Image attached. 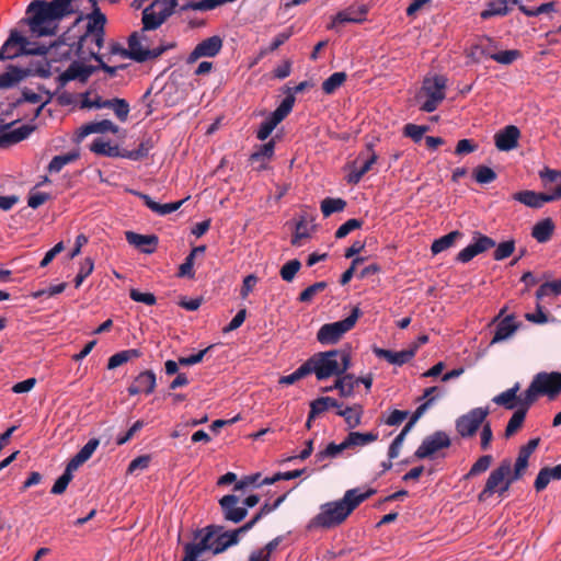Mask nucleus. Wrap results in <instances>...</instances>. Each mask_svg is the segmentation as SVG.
<instances>
[{"instance_id":"obj_54","label":"nucleus","mask_w":561,"mask_h":561,"mask_svg":"<svg viewBox=\"0 0 561 561\" xmlns=\"http://www.w3.org/2000/svg\"><path fill=\"white\" fill-rule=\"evenodd\" d=\"M430 129L426 125H416L409 123L403 127V135L411 138L414 142H420L424 134Z\"/></svg>"},{"instance_id":"obj_21","label":"nucleus","mask_w":561,"mask_h":561,"mask_svg":"<svg viewBox=\"0 0 561 561\" xmlns=\"http://www.w3.org/2000/svg\"><path fill=\"white\" fill-rule=\"evenodd\" d=\"M416 350H417V345H414L413 347H411L409 350H402L400 352H392L389 350L378 347L376 345L373 346V353L378 358H383L389 364L397 365V366H402V365L409 363L415 356Z\"/></svg>"},{"instance_id":"obj_18","label":"nucleus","mask_w":561,"mask_h":561,"mask_svg":"<svg viewBox=\"0 0 561 561\" xmlns=\"http://www.w3.org/2000/svg\"><path fill=\"white\" fill-rule=\"evenodd\" d=\"M222 48V39L218 35L210 36L198 43L188 56V61L193 62L202 57H215Z\"/></svg>"},{"instance_id":"obj_42","label":"nucleus","mask_w":561,"mask_h":561,"mask_svg":"<svg viewBox=\"0 0 561 561\" xmlns=\"http://www.w3.org/2000/svg\"><path fill=\"white\" fill-rule=\"evenodd\" d=\"M347 203L343 198H333L325 197L320 205L322 215L327 218L330 217L334 213L343 211L346 207Z\"/></svg>"},{"instance_id":"obj_12","label":"nucleus","mask_w":561,"mask_h":561,"mask_svg":"<svg viewBox=\"0 0 561 561\" xmlns=\"http://www.w3.org/2000/svg\"><path fill=\"white\" fill-rule=\"evenodd\" d=\"M513 198L528 207L540 208L546 203L561 199V183H559L550 194L527 190L515 193Z\"/></svg>"},{"instance_id":"obj_17","label":"nucleus","mask_w":561,"mask_h":561,"mask_svg":"<svg viewBox=\"0 0 561 561\" xmlns=\"http://www.w3.org/2000/svg\"><path fill=\"white\" fill-rule=\"evenodd\" d=\"M68 39L69 37L67 36V34H64L54 44L47 46L49 48L47 55L50 56L51 61H62L70 59L73 54L78 57L83 56V48H81L80 54L77 53V41L69 43Z\"/></svg>"},{"instance_id":"obj_41","label":"nucleus","mask_w":561,"mask_h":561,"mask_svg":"<svg viewBox=\"0 0 561 561\" xmlns=\"http://www.w3.org/2000/svg\"><path fill=\"white\" fill-rule=\"evenodd\" d=\"M508 12L507 0L491 1L486 4V9L480 13V16L488 20L493 16H505Z\"/></svg>"},{"instance_id":"obj_53","label":"nucleus","mask_w":561,"mask_h":561,"mask_svg":"<svg viewBox=\"0 0 561 561\" xmlns=\"http://www.w3.org/2000/svg\"><path fill=\"white\" fill-rule=\"evenodd\" d=\"M327 287H328L327 282H324V280L317 282V283L308 286L306 289H304L299 294L298 300L300 302H310L318 293L323 291Z\"/></svg>"},{"instance_id":"obj_61","label":"nucleus","mask_w":561,"mask_h":561,"mask_svg":"<svg viewBox=\"0 0 561 561\" xmlns=\"http://www.w3.org/2000/svg\"><path fill=\"white\" fill-rule=\"evenodd\" d=\"M129 297L131 300L136 301V302H142L147 306H153L156 305L157 302V298L153 294L151 293H141L139 291L138 289H130L129 291Z\"/></svg>"},{"instance_id":"obj_26","label":"nucleus","mask_w":561,"mask_h":561,"mask_svg":"<svg viewBox=\"0 0 561 561\" xmlns=\"http://www.w3.org/2000/svg\"><path fill=\"white\" fill-rule=\"evenodd\" d=\"M8 127H9V125H5V126L0 125V130L8 128ZM33 130H34V127H32L30 125H23L13 130L1 133L0 134V148H7L11 145H14V144H18V142L24 140L25 138H27L31 135V133Z\"/></svg>"},{"instance_id":"obj_23","label":"nucleus","mask_w":561,"mask_h":561,"mask_svg":"<svg viewBox=\"0 0 561 561\" xmlns=\"http://www.w3.org/2000/svg\"><path fill=\"white\" fill-rule=\"evenodd\" d=\"M519 129L514 125H507L494 135V142L499 150L510 151L517 147Z\"/></svg>"},{"instance_id":"obj_32","label":"nucleus","mask_w":561,"mask_h":561,"mask_svg":"<svg viewBox=\"0 0 561 561\" xmlns=\"http://www.w3.org/2000/svg\"><path fill=\"white\" fill-rule=\"evenodd\" d=\"M99 445L100 440L98 438L89 439V442L70 459L68 463L78 469L91 458Z\"/></svg>"},{"instance_id":"obj_20","label":"nucleus","mask_w":561,"mask_h":561,"mask_svg":"<svg viewBox=\"0 0 561 561\" xmlns=\"http://www.w3.org/2000/svg\"><path fill=\"white\" fill-rule=\"evenodd\" d=\"M106 23V16L103 14L99 7H95L92 12L88 15V24L85 33L77 39V53L80 54L83 44L91 37V33L104 31Z\"/></svg>"},{"instance_id":"obj_16","label":"nucleus","mask_w":561,"mask_h":561,"mask_svg":"<svg viewBox=\"0 0 561 561\" xmlns=\"http://www.w3.org/2000/svg\"><path fill=\"white\" fill-rule=\"evenodd\" d=\"M239 497L234 494L224 495L219 500V505L225 520L238 524L248 515V508L239 506Z\"/></svg>"},{"instance_id":"obj_33","label":"nucleus","mask_w":561,"mask_h":561,"mask_svg":"<svg viewBox=\"0 0 561 561\" xmlns=\"http://www.w3.org/2000/svg\"><path fill=\"white\" fill-rule=\"evenodd\" d=\"M367 14V8L365 5L351 7L336 14L335 21L341 23H360L365 21Z\"/></svg>"},{"instance_id":"obj_58","label":"nucleus","mask_w":561,"mask_h":561,"mask_svg":"<svg viewBox=\"0 0 561 561\" xmlns=\"http://www.w3.org/2000/svg\"><path fill=\"white\" fill-rule=\"evenodd\" d=\"M520 57L522 53L518 49L497 50L496 55H493V60L501 65H511Z\"/></svg>"},{"instance_id":"obj_3","label":"nucleus","mask_w":561,"mask_h":561,"mask_svg":"<svg viewBox=\"0 0 561 561\" xmlns=\"http://www.w3.org/2000/svg\"><path fill=\"white\" fill-rule=\"evenodd\" d=\"M195 539H199V541L185 545V554L181 561H197V558L207 550L219 554L239 542L236 533L224 531V527L218 525H209L197 530Z\"/></svg>"},{"instance_id":"obj_1","label":"nucleus","mask_w":561,"mask_h":561,"mask_svg":"<svg viewBox=\"0 0 561 561\" xmlns=\"http://www.w3.org/2000/svg\"><path fill=\"white\" fill-rule=\"evenodd\" d=\"M15 46H19L20 55L46 56L49 50L47 46L30 42L25 36L13 30L0 48V58L9 47ZM50 75V62L46 59L31 64L26 68L9 64L4 67V71L0 73V89L7 90L15 88L26 78L32 76L48 78Z\"/></svg>"},{"instance_id":"obj_50","label":"nucleus","mask_w":561,"mask_h":561,"mask_svg":"<svg viewBox=\"0 0 561 561\" xmlns=\"http://www.w3.org/2000/svg\"><path fill=\"white\" fill-rule=\"evenodd\" d=\"M300 267L301 263L299 260H290L280 267L279 275L283 280L290 283L294 280Z\"/></svg>"},{"instance_id":"obj_30","label":"nucleus","mask_w":561,"mask_h":561,"mask_svg":"<svg viewBox=\"0 0 561 561\" xmlns=\"http://www.w3.org/2000/svg\"><path fill=\"white\" fill-rule=\"evenodd\" d=\"M90 150L95 154L110 158H122L123 153V150H121L117 145H112L110 141L104 140L103 138L94 139L90 145Z\"/></svg>"},{"instance_id":"obj_35","label":"nucleus","mask_w":561,"mask_h":561,"mask_svg":"<svg viewBox=\"0 0 561 561\" xmlns=\"http://www.w3.org/2000/svg\"><path fill=\"white\" fill-rule=\"evenodd\" d=\"M80 158L78 149L69 151L65 154L55 156L47 167L49 173H58L62 168L69 163L77 161Z\"/></svg>"},{"instance_id":"obj_49","label":"nucleus","mask_w":561,"mask_h":561,"mask_svg":"<svg viewBox=\"0 0 561 561\" xmlns=\"http://www.w3.org/2000/svg\"><path fill=\"white\" fill-rule=\"evenodd\" d=\"M473 178L480 184H489L495 181L497 175L490 167L478 165L473 171Z\"/></svg>"},{"instance_id":"obj_56","label":"nucleus","mask_w":561,"mask_h":561,"mask_svg":"<svg viewBox=\"0 0 561 561\" xmlns=\"http://www.w3.org/2000/svg\"><path fill=\"white\" fill-rule=\"evenodd\" d=\"M363 224H364L363 220L356 219V218L346 220L335 231V238L336 239L345 238L352 231L362 228Z\"/></svg>"},{"instance_id":"obj_51","label":"nucleus","mask_w":561,"mask_h":561,"mask_svg":"<svg viewBox=\"0 0 561 561\" xmlns=\"http://www.w3.org/2000/svg\"><path fill=\"white\" fill-rule=\"evenodd\" d=\"M151 149V145L149 141H142L139 144L137 149L134 150H123L122 158L138 161L146 158L149 154V150Z\"/></svg>"},{"instance_id":"obj_10","label":"nucleus","mask_w":561,"mask_h":561,"mask_svg":"<svg viewBox=\"0 0 561 561\" xmlns=\"http://www.w3.org/2000/svg\"><path fill=\"white\" fill-rule=\"evenodd\" d=\"M295 103L294 95H287L277 108L263 121L256 131V138L259 140H265L270 137L275 127L285 119L293 110Z\"/></svg>"},{"instance_id":"obj_13","label":"nucleus","mask_w":561,"mask_h":561,"mask_svg":"<svg viewBox=\"0 0 561 561\" xmlns=\"http://www.w3.org/2000/svg\"><path fill=\"white\" fill-rule=\"evenodd\" d=\"M172 9L154 1L142 11L144 31L157 30L171 15Z\"/></svg>"},{"instance_id":"obj_47","label":"nucleus","mask_w":561,"mask_h":561,"mask_svg":"<svg viewBox=\"0 0 561 561\" xmlns=\"http://www.w3.org/2000/svg\"><path fill=\"white\" fill-rule=\"evenodd\" d=\"M526 414H527V412H525V410H519V409H517L513 413V415L508 420V423H507L506 428H505L504 435H505L506 438H510L515 433H517V431L522 427V425H523V423L525 421Z\"/></svg>"},{"instance_id":"obj_22","label":"nucleus","mask_w":561,"mask_h":561,"mask_svg":"<svg viewBox=\"0 0 561 561\" xmlns=\"http://www.w3.org/2000/svg\"><path fill=\"white\" fill-rule=\"evenodd\" d=\"M125 238L130 245L146 254L153 253L159 243V239L156 234H140L134 231H126Z\"/></svg>"},{"instance_id":"obj_60","label":"nucleus","mask_w":561,"mask_h":561,"mask_svg":"<svg viewBox=\"0 0 561 561\" xmlns=\"http://www.w3.org/2000/svg\"><path fill=\"white\" fill-rule=\"evenodd\" d=\"M291 35H293V32L290 30L280 32L279 34H277L274 37V39L272 41L270 46L267 48H265L264 50H262L261 55H265V54H268V53H272V51L278 49L285 42H287L290 38Z\"/></svg>"},{"instance_id":"obj_64","label":"nucleus","mask_w":561,"mask_h":561,"mask_svg":"<svg viewBox=\"0 0 561 561\" xmlns=\"http://www.w3.org/2000/svg\"><path fill=\"white\" fill-rule=\"evenodd\" d=\"M150 456L142 455L133 459L127 468L128 473H134L136 470H145L149 467Z\"/></svg>"},{"instance_id":"obj_48","label":"nucleus","mask_w":561,"mask_h":561,"mask_svg":"<svg viewBox=\"0 0 561 561\" xmlns=\"http://www.w3.org/2000/svg\"><path fill=\"white\" fill-rule=\"evenodd\" d=\"M274 149H275V140L271 139L267 142L259 146L257 149L250 156V160L253 162L265 160V159L268 160L273 157Z\"/></svg>"},{"instance_id":"obj_62","label":"nucleus","mask_w":561,"mask_h":561,"mask_svg":"<svg viewBox=\"0 0 561 561\" xmlns=\"http://www.w3.org/2000/svg\"><path fill=\"white\" fill-rule=\"evenodd\" d=\"M478 149V145L472 139H460L457 142L455 153L458 156L468 154L474 152Z\"/></svg>"},{"instance_id":"obj_43","label":"nucleus","mask_w":561,"mask_h":561,"mask_svg":"<svg viewBox=\"0 0 561 561\" xmlns=\"http://www.w3.org/2000/svg\"><path fill=\"white\" fill-rule=\"evenodd\" d=\"M347 79V75L343 71L332 73L322 83V91L325 94H333Z\"/></svg>"},{"instance_id":"obj_9","label":"nucleus","mask_w":561,"mask_h":561,"mask_svg":"<svg viewBox=\"0 0 561 561\" xmlns=\"http://www.w3.org/2000/svg\"><path fill=\"white\" fill-rule=\"evenodd\" d=\"M490 414L489 408H474L468 413L460 415L455 423L456 431L462 438H469L476 435L480 426Z\"/></svg>"},{"instance_id":"obj_11","label":"nucleus","mask_w":561,"mask_h":561,"mask_svg":"<svg viewBox=\"0 0 561 561\" xmlns=\"http://www.w3.org/2000/svg\"><path fill=\"white\" fill-rule=\"evenodd\" d=\"M450 445L451 439L449 435L444 431H436L422 440L414 453V457L417 459L432 458L439 450L449 448Z\"/></svg>"},{"instance_id":"obj_63","label":"nucleus","mask_w":561,"mask_h":561,"mask_svg":"<svg viewBox=\"0 0 561 561\" xmlns=\"http://www.w3.org/2000/svg\"><path fill=\"white\" fill-rule=\"evenodd\" d=\"M404 440H405V436L400 433L394 437V439L392 440V443L390 444L389 449H388V458L390 460L399 457Z\"/></svg>"},{"instance_id":"obj_55","label":"nucleus","mask_w":561,"mask_h":561,"mask_svg":"<svg viewBox=\"0 0 561 561\" xmlns=\"http://www.w3.org/2000/svg\"><path fill=\"white\" fill-rule=\"evenodd\" d=\"M112 108L121 122H126L129 114V104L124 99L114 98L110 100Z\"/></svg>"},{"instance_id":"obj_6","label":"nucleus","mask_w":561,"mask_h":561,"mask_svg":"<svg viewBox=\"0 0 561 561\" xmlns=\"http://www.w3.org/2000/svg\"><path fill=\"white\" fill-rule=\"evenodd\" d=\"M514 482L511 477V460L504 459L489 474L483 490L478 495V500L480 502L485 501L495 493L503 495Z\"/></svg>"},{"instance_id":"obj_25","label":"nucleus","mask_w":561,"mask_h":561,"mask_svg":"<svg viewBox=\"0 0 561 561\" xmlns=\"http://www.w3.org/2000/svg\"><path fill=\"white\" fill-rule=\"evenodd\" d=\"M98 70V67L95 66H87L83 64H80L78 61H73L66 71H64L59 76V80L61 84H65L66 82L72 81V80H79L81 82H85L93 72Z\"/></svg>"},{"instance_id":"obj_31","label":"nucleus","mask_w":561,"mask_h":561,"mask_svg":"<svg viewBox=\"0 0 561 561\" xmlns=\"http://www.w3.org/2000/svg\"><path fill=\"white\" fill-rule=\"evenodd\" d=\"M554 222L551 218H546L540 221H538L531 231V236L539 242V243H546L548 242L554 231Z\"/></svg>"},{"instance_id":"obj_14","label":"nucleus","mask_w":561,"mask_h":561,"mask_svg":"<svg viewBox=\"0 0 561 561\" xmlns=\"http://www.w3.org/2000/svg\"><path fill=\"white\" fill-rule=\"evenodd\" d=\"M493 247H495V241L492 238L484 236L479 231H474L473 242L462 249L457 254L456 260L461 263H468L478 254L483 253Z\"/></svg>"},{"instance_id":"obj_8","label":"nucleus","mask_w":561,"mask_h":561,"mask_svg":"<svg viewBox=\"0 0 561 561\" xmlns=\"http://www.w3.org/2000/svg\"><path fill=\"white\" fill-rule=\"evenodd\" d=\"M447 79L444 76H435L423 81L421 94L425 96V101L421 105V111L432 113L437 110L438 105L445 100V89Z\"/></svg>"},{"instance_id":"obj_36","label":"nucleus","mask_w":561,"mask_h":561,"mask_svg":"<svg viewBox=\"0 0 561 561\" xmlns=\"http://www.w3.org/2000/svg\"><path fill=\"white\" fill-rule=\"evenodd\" d=\"M141 356V351L138 348H128L121 352L115 353L108 358L107 368L114 369L123 364H126L129 360L139 358Z\"/></svg>"},{"instance_id":"obj_37","label":"nucleus","mask_w":561,"mask_h":561,"mask_svg":"<svg viewBox=\"0 0 561 561\" xmlns=\"http://www.w3.org/2000/svg\"><path fill=\"white\" fill-rule=\"evenodd\" d=\"M379 435L377 432H350L345 437L348 448L363 447L378 439Z\"/></svg>"},{"instance_id":"obj_40","label":"nucleus","mask_w":561,"mask_h":561,"mask_svg":"<svg viewBox=\"0 0 561 561\" xmlns=\"http://www.w3.org/2000/svg\"><path fill=\"white\" fill-rule=\"evenodd\" d=\"M539 396L542 394L533 379L525 392L518 397V409L528 412L529 408L536 402Z\"/></svg>"},{"instance_id":"obj_52","label":"nucleus","mask_w":561,"mask_h":561,"mask_svg":"<svg viewBox=\"0 0 561 561\" xmlns=\"http://www.w3.org/2000/svg\"><path fill=\"white\" fill-rule=\"evenodd\" d=\"M491 455L481 456L470 468L469 472L465 476V479H470L474 476H478L489 469L492 463Z\"/></svg>"},{"instance_id":"obj_5","label":"nucleus","mask_w":561,"mask_h":561,"mask_svg":"<svg viewBox=\"0 0 561 561\" xmlns=\"http://www.w3.org/2000/svg\"><path fill=\"white\" fill-rule=\"evenodd\" d=\"M317 369V379L325 380L330 377H340L351 367V354L344 350H331L313 354Z\"/></svg>"},{"instance_id":"obj_15","label":"nucleus","mask_w":561,"mask_h":561,"mask_svg":"<svg viewBox=\"0 0 561 561\" xmlns=\"http://www.w3.org/2000/svg\"><path fill=\"white\" fill-rule=\"evenodd\" d=\"M533 379L541 394L547 396L550 400H554L561 392V373L540 371L536 374Z\"/></svg>"},{"instance_id":"obj_46","label":"nucleus","mask_w":561,"mask_h":561,"mask_svg":"<svg viewBox=\"0 0 561 561\" xmlns=\"http://www.w3.org/2000/svg\"><path fill=\"white\" fill-rule=\"evenodd\" d=\"M561 295V279L546 282L539 286L536 291L537 300H541L548 296H559Z\"/></svg>"},{"instance_id":"obj_29","label":"nucleus","mask_w":561,"mask_h":561,"mask_svg":"<svg viewBox=\"0 0 561 561\" xmlns=\"http://www.w3.org/2000/svg\"><path fill=\"white\" fill-rule=\"evenodd\" d=\"M520 390L519 382H516L512 388L495 396L492 401L505 408L506 410H514L518 405L517 392Z\"/></svg>"},{"instance_id":"obj_28","label":"nucleus","mask_w":561,"mask_h":561,"mask_svg":"<svg viewBox=\"0 0 561 561\" xmlns=\"http://www.w3.org/2000/svg\"><path fill=\"white\" fill-rule=\"evenodd\" d=\"M551 480H561V463L541 468L534 483L535 490L537 492L545 490Z\"/></svg>"},{"instance_id":"obj_57","label":"nucleus","mask_w":561,"mask_h":561,"mask_svg":"<svg viewBox=\"0 0 561 561\" xmlns=\"http://www.w3.org/2000/svg\"><path fill=\"white\" fill-rule=\"evenodd\" d=\"M515 250V241L508 240L500 243L493 253V257L495 261H503L510 257Z\"/></svg>"},{"instance_id":"obj_45","label":"nucleus","mask_w":561,"mask_h":561,"mask_svg":"<svg viewBox=\"0 0 561 561\" xmlns=\"http://www.w3.org/2000/svg\"><path fill=\"white\" fill-rule=\"evenodd\" d=\"M76 470L77 469L71 467L70 463H67V467H66L64 473L56 480L50 492L56 495L62 494L66 491L70 481L72 480V478H73L72 472Z\"/></svg>"},{"instance_id":"obj_7","label":"nucleus","mask_w":561,"mask_h":561,"mask_svg":"<svg viewBox=\"0 0 561 561\" xmlns=\"http://www.w3.org/2000/svg\"><path fill=\"white\" fill-rule=\"evenodd\" d=\"M360 316V310L355 307L345 319L323 324L317 332V340L322 345L336 344L342 336L352 330Z\"/></svg>"},{"instance_id":"obj_44","label":"nucleus","mask_w":561,"mask_h":561,"mask_svg":"<svg viewBox=\"0 0 561 561\" xmlns=\"http://www.w3.org/2000/svg\"><path fill=\"white\" fill-rule=\"evenodd\" d=\"M348 449L346 439H344L341 444L330 443L325 449L319 451L316 454V460L318 462L323 461L327 458H335L337 457L343 450Z\"/></svg>"},{"instance_id":"obj_4","label":"nucleus","mask_w":561,"mask_h":561,"mask_svg":"<svg viewBox=\"0 0 561 561\" xmlns=\"http://www.w3.org/2000/svg\"><path fill=\"white\" fill-rule=\"evenodd\" d=\"M147 32L144 28L139 32H134L128 38V48L122 49V56L137 62H146L160 57L167 50L175 47L174 42H161L157 47H151L149 37L146 34Z\"/></svg>"},{"instance_id":"obj_59","label":"nucleus","mask_w":561,"mask_h":561,"mask_svg":"<svg viewBox=\"0 0 561 561\" xmlns=\"http://www.w3.org/2000/svg\"><path fill=\"white\" fill-rule=\"evenodd\" d=\"M309 237H310V234H309V231H308L307 221L305 220V218H301L296 224L295 232H294V236L291 238V244L295 245V247H300L301 245V240L302 239H307Z\"/></svg>"},{"instance_id":"obj_39","label":"nucleus","mask_w":561,"mask_h":561,"mask_svg":"<svg viewBox=\"0 0 561 561\" xmlns=\"http://www.w3.org/2000/svg\"><path fill=\"white\" fill-rule=\"evenodd\" d=\"M462 232L458 230H454L438 239H436L432 245L431 251L433 254H438L449 248H451L455 242L462 237Z\"/></svg>"},{"instance_id":"obj_2","label":"nucleus","mask_w":561,"mask_h":561,"mask_svg":"<svg viewBox=\"0 0 561 561\" xmlns=\"http://www.w3.org/2000/svg\"><path fill=\"white\" fill-rule=\"evenodd\" d=\"M375 492L374 489L366 492H360L357 488L347 490L341 500L322 504L320 513L309 522L307 529H330L341 525L359 504L369 499Z\"/></svg>"},{"instance_id":"obj_34","label":"nucleus","mask_w":561,"mask_h":561,"mask_svg":"<svg viewBox=\"0 0 561 561\" xmlns=\"http://www.w3.org/2000/svg\"><path fill=\"white\" fill-rule=\"evenodd\" d=\"M357 385L358 380H356V377L346 371L334 381V388L339 390L340 396L344 398L352 397Z\"/></svg>"},{"instance_id":"obj_27","label":"nucleus","mask_w":561,"mask_h":561,"mask_svg":"<svg viewBox=\"0 0 561 561\" xmlns=\"http://www.w3.org/2000/svg\"><path fill=\"white\" fill-rule=\"evenodd\" d=\"M519 325L520 323L515 322V317L513 314L506 316L497 323L494 336L491 340V345L511 337L518 330Z\"/></svg>"},{"instance_id":"obj_38","label":"nucleus","mask_w":561,"mask_h":561,"mask_svg":"<svg viewBox=\"0 0 561 561\" xmlns=\"http://www.w3.org/2000/svg\"><path fill=\"white\" fill-rule=\"evenodd\" d=\"M336 414L344 417L348 428H355L362 422L363 408L359 404H355L353 407H346L345 409L337 410Z\"/></svg>"},{"instance_id":"obj_24","label":"nucleus","mask_w":561,"mask_h":561,"mask_svg":"<svg viewBox=\"0 0 561 561\" xmlns=\"http://www.w3.org/2000/svg\"><path fill=\"white\" fill-rule=\"evenodd\" d=\"M156 385V374L152 370H145L135 378L134 382L127 388V391L129 396H136L141 392L150 394L154 391Z\"/></svg>"},{"instance_id":"obj_19","label":"nucleus","mask_w":561,"mask_h":561,"mask_svg":"<svg viewBox=\"0 0 561 561\" xmlns=\"http://www.w3.org/2000/svg\"><path fill=\"white\" fill-rule=\"evenodd\" d=\"M119 127L110 119H103L100 122H91L82 125L76 133L75 141L81 142L87 136L91 134H104L112 133L117 134Z\"/></svg>"}]
</instances>
